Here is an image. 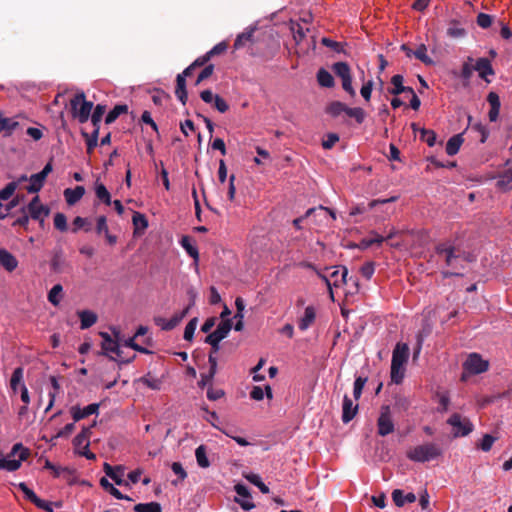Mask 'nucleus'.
<instances>
[{
	"label": "nucleus",
	"instance_id": "nucleus-1",
	"mask_svg": "<svg viewBox=\"0 0 512 512\" xmlns=\"http://www.w3.org/2000/svg\"><path fill=\"white\" fill-rule=\"evenodd\" d=\"M98 335L102 338L101 347L103 350V355L108 357L103 358L99 363L101 364V368H107L115 371V375L112 379H106L102 375L101 382L104 384L106 388L112 387L119 378V369L121 364H128L132 360L135 359L136 355H132L130 358L125 359L122 356L123 351L119 347L118 337L119 331L113 330V336L111 337L106 332H98Z\"/></svg>",
	"mask_w": 512,
	"mask_h": 512
},
{
	"label": "nucleus",
	"instance_id": "nucleus-2",
	"mask_svg": "<svg viewBox=\"0 0 512 512\" xmlns=\"http://www.w3.org/2000/svg\"><path fill=\"white\" fill-rule=\"evenodd\" d=\"M70 106L74 118H77L81 123H85L90 117L91 123L96 127V110L91 113L93 103L86 101L84 93L76 94L70 100ZM81 134L86 141L87 152L92 154L93 150L96 148V128H94L90 133L82 130Z\"/></svg>",
	"mask_w": 512,
	"mask_h": 512
},
{
	"label": "nucleus",
	"instance_id": "nucleus-3",
	"mask_svg": "<svg viewBox=\"0 0 512 512\" xmlns=\"http://www.w3.org/2000/svg\"><path fill=\"white\" fill-rule=\"evenodd\" d=\"M30 455L29 448L24 447L22 443H16L7 457L0 459V469L10 472L16 471L20 468L22 461H26Z\"/></svg>",
	"mask_w": 512,
	"mask_h": 512
},
{
	"label": "nucleus",
	"instance_id": "nucleus-4",
	"mask_svg": "<svg viewBox=\"0 0 512 512\" xmlns=\"http://www.w3.org/2000/svg\"><path fill=\"white\" fill-rule=\"evenodd\" d=\"M442 454L441 448L434 443H426L409 449L406 453L408 459L414 462H428Z\"/></svg>",
	"mask_w": 512,
	"mask_h": 512
},
{
	"label": "nucleus",
	"instance_id": "nucleus-5",
	"mask_svg": "<svg viewBox=\"0 0 512 512\" xmlns=\"http://www.w3.org/2000/svg\"><path fill=\"white\" fill-rule=\"evenodd\" d=\"M325 111L327 114L334 118L340 116L342 113H345L347 116L354 118L358 124H362L366 118V112L363 108H350L340 101L331 102L327 105Z\"/></svg>",
	"mask_w": 512,
	"mask_h": 512
},
{
	"label": "nucleus",
	"instance_id": "nucleus-6",
	"mask_svg": "<svg viewBox=\"0 0 512 512\" xmlns=\"http://www.w3.org/2000/svg\"><path fill=\"white\" fill-rule=\"evenodd\" d=\"M96 426V419L88 427H83L81 432L74 438L73 445L75 452L87 459H96V455L89 450L90 438L93 434L92 429Z\"/></svg>",
	"mask_w": 512,
	"mask_h": 512
},
{
	"label": "nucleus",
	"instance_id": "nucleus-7",
	"mask_svg": "<svg viewBox=\"0 0 512 512\" xmlns=\"http://www.w3.org/2000/svg\"><path fill=\"white\" fill-rule=\"evenodd\" d=\"M232 329V320L224 319L217 326L216 330L208 334L205 338V343L211 345V351L209 354L215 356V354L219 351L220 345L219 343L228 336L230 330Z\"/></svg>",
	"mask_w": 512,
	"mask_h": 512
},
{
	"label": "nucleus",
	"instance_id": "nucleus-8",
	"mask_svg": "<svg viewBox=\"0 0 512 512\" xmlns=\"http://www.w3.org/2000/svg\"><path fill=\"white\" fill-rule=\"evenodd\" d=\"M332 70L342 81V88L352 97L356 92L352 86L351 68L347 62H336L332 65Z\"/></svg>",
	"mask_w": 512,
	"mask_h": 512
},
{
	"label": "nucleus",
	"instance_id": "nucleus-9",
	"mask_svg": "<svg viewBox=\"0 0 512 512\" xmlns=\"http://www.w3.org/2000/svg\"><path fill=\"white\" fill-rule=\"evenodd\" d=\"M447 423L453 427L454 437L467 436L474 429V425L472 424V422L467 417H462L458 413L452 414L448 418Z\"/></svg>",
	"mask_w": 512,
	"mask_h": 512
},
{
	"label": "nucleus",
	"instance_id": "nucleus-10",
	"mask_svg": "<svg viewBox=\"0 0 512 512\" xmlns=\"http://www.w3.org/2000/svg\"><path fill=\"white\" fill-rule=\"evenodd\" d=\"M435 250L438 255L444 257L447 266L456 270L463 268L457 264L458 259L461 258V251L456 247L447 243H440L436 246Z\"/></svg>",
	"mask_w": 512,
	"mask_h": 512
},
{
	"label": "nucleus",
	"instance_id": "nucleus-11",
	"mask_svg": "<svg viewBox=\"0 0 512 512\" xmlns=\"http://www.w3.org/2000/svg\"><path fill=\"white\" fill-rule=\"evenodd\" d=\"M377 428V432L380 436H387L394 431L395 425L389 406H382L380 415L377 419Z\"/></svg>",
	"mask_w": 512,
	"mask_h": 512
},
{
	"label": "nucleus",
	"instance_id": "nucleus-12",
	"mask_svg": "<svg viewBox=\"0 0 512 512\" xmlns=\"http://www.w3.org/2000/svg\"><path fill=\"white\" fill-rule=\"evenodd\" d=\"M464 370L470 374H480L488 370V361L482 359L477 353H472L468 356L463 364Z\"/></svg>",
	"mask_w": 512,
	"mask_h": 512
},
{
	"label": "nucleus",
	"instance_id": "nucleus-13",
	"mask_svg": "<svg viewBox=\"0 0 512 512\" xmlns=\"http://www.w3.org/2000/svg\"><path fill=\"white\" fill-rule=\"evenodd\" d=\"M189 307L184 308L181 312L174 314L169 320L163 317H155L154 322L162 330L170 331L174 329L186 317Z\"/></svg>",
	"mask_w": 512,
	"mask_h": 512
},
{
	"label": "nucleus",
	"instance_id": "nucleus-14",
	"mask_svg": "<svg viewBox=\"0 0 512 512\" xmlns=\"http://www.w3.org/2000/svg\"><path fill=\"white\" fill-rule=\"evenodd\" d=\"M26 211H28L32 219L39 220L40 222H43L44 217L49 214V208L41 204L38 195L32 198L26 207Z\"/></svg>",
	"mask_w": 512,
	"mask_h": 512
},
{
	"label": "nucleus",
	"instance_id": "nucleus-15",
	"mask_svg": "<svg viewBox=\"0 0 512 512\" xmlns=\"http://www.w3.org/2000/svg\"><path fill=\"white\" fill-rule=\"evenodd\" d=\"M409 358V347L406 343H397L393 353L391 364L404 366Z\"/></svg>",
	"mask_w": 512,
	"mask_h": 512
},
{
	"label": "nucleus",
	"instance_id": "nucleus-16",
	"mask_svg": "<svg viewBox=\"0 0 512 512\" xmlns=\"http://www.w3.org/2000/svg\"><path fill=\"white\" fill-rule=\"evenodd\" d=\"M332 267H326L325 270H329ZM334 271L330 274L329 278L332 279V286L340 287L347 283L348 269L345 266H335Z\"/></svg>",
	"mask_w": 512,
	"mask_h": 512
},
{
	"label": "nucleus",
	"instance_id": "nucleus-17",
	"mask_svg": "<svg viewBox=\"0 0 512 512\" xmlns=\"http://www.w3.org/2000/svg\"><path fill=\"white\" fill-rule=\"evenodd\" d=\"M0 266L7 272H13L18 267V260L8 250L0 248Z\"/></svg>",
	"mask_w": 512,
	"mask_h": 512
},
{
	"label": "nucleus",
	"instance_id": "nucleus-18",
	"mask_svg": "<svg viewBox=\"0 0 512 512\" xmlns=\"http://www.w3.org/2000/svg\"><path fill=\"white\" fill-rule=\"evenodd\" d=\"M358 411V405H354L353 401L345 395L342 404V421L343 423H349L356 415Z\"/></svg>",
	"mask_w": 512,
	"mask_h": 512
},
{
	"label": "nucleus",
	"instance_id": "nucleus-19",
	"mask_svg": "<svg viewBox=\"0 0 512 512\" xmlns=\"http://www.w3.org/2000/svg\"><path fill=\"white\" fill-rule=\"evenodd\" d=\"M474 70L479 73L480 78L487 82H490V80L487 79V76L494 75L491 61L488 58H479L474 65Z\"/></svg>",
	"mask_w": 512,
	"mask_h": 512
},
{
	"label": "nucleus",
	"instance_id": "nucleus-20",
	"mask_svg": "<svg viewBox=\"0 0 512 512\" xmlns=\"http://www.w3.org/2000/svg\"><path fill=\"white\" fill-rule=\"evenodd\" d=\"M103 469L105 474L110 477L117 485H122L124 483V467L121 465L111 466L107 462L103 464Z\"/></svg>",
	"mask_w": 512,
	"mask_h": 512
},
{
	"label": "nucleus",
	"instance_id": "nucleus-21",
	"mask_svg": "<svg viewBox=\"0 0 512 512\" xmlns=\"http://www.w3.org/2000/svg\"><path fill=\"white\" fill-rule=\"evenodd\" d=\"M70 412L73 420L78 422L96 413V403H91L84 408H80L79 406H72Z\"/></svg>",
	"mask_w": 512,
	"mask_h": 512
},
{
	"label": "nucleus",
	"instance_id": "nucleus-22",
	"mask_svg": "<svg viewBox=\"0 0 512 512\" xmlns=\"http://www.w3.org/2000/svg\"><path fill=\"white\" fill-rule=\"evenodd\" d=\"M85 194L83 186H76L75 188H66L63 192L65 201L68 205H75Z\"/></svg>",
	"mask_w": 512,
	"mask_h": 512
},
{
	"label": "nucleus",
	"instance_id": "nucleus-23",
	"mask_svg": "<svg viewBox=\"0 0 512 512\" xmlns=\"http://www.w3.org/2000/svg\"><path fill=\"white\" fill-rule=\"evenodd\" d=\"M392 499L397 507H403L405 503H414L417 498L412 492L404 495L401 489H395L392 492Z\"/></svg>",
	"mask_w": 512,
	"mask_h": 512
},
{
	"label": "nucleus",
	"instance_id": "nucleus-24",
	"mask_svg": "<svg viewBox=\"0 0 512 512\" xmlns=\"http://www.w3.org/2000/svg\"><path fill=\"white\" fill-rule=\"evenodd\" d=\"M316 312L313 306H307L304 315L298 321V327L301 331L307 330L315 321Z\"/></svg>",
	"mask_w": 512,
	"mask_h": 512
},
{
	"label": "nucleus",
	"instance_id": "nucleus-25",
	"mask_svg": "<svg viewBox=\"0 0 512 512\" xmlns=\"http://www.w3.org/2000/svg\"><path fill=\"white\" fill-rule=\"evenodd\" d=\"M19 127V123L13 118L4 117L0 113V133L4 137L12 135V133Z\"/></svg>",
	"mask_w": 512,
	"mask_h": 512
},
{
	"label": "nucleus",
	"instance_id": "nucleus-26",
	"mask_svg": "<svg viewBox=\"0 0 512 512\" xmlns=\"http://www.w3.org/2000/svg\"><path fill=\"white\" fill-rule=\"evenodd\" d=\"M208 362L210 364V368L207 374L201 375V380L199 381V386L204 387L206 384L212 382L216 372H217V358L212 354H209Z\"/></svg>",
	"mask_w": 512,
	"mask_h": 512
},
{
	"label": "nucleus",
	"instance_id": "nucleus-27",
	"mask_svg": "<svg viewBox=\"0 0 512 512\" xmlns=\"http://www.w3.org/2000/svg\"><path fill=\"white\" fill-rule=\"evenodd\" d=\"M180 244L187 254L192 257L195 263L199 260V252L196 246L192 244V238L190 236H183L180 240Z\"/></svg>",
	"mask_w": 512,
	"mask_h": 512
},
{
	"label": "nucleus",
	"instance_id": "nucleus-28",
	"mask_svg": "<svg viewBox=\"0 0 512 512\" xmlns=\"http://www.w3.org/2000/svg\"><path fill=\"white\" fill-rule=\"evenodd\" d=\"M317 81L321 87L332 88L335 85L332 74L324 68H320L317 72Z\"/></svg>",
	"mask_w": 512,
	"mask_h": 512
},
{
	"label": "nucleus",
	"instance_id": "nucleus-29",
	"mask_svg": "<svg viewBox=\"0 0 512 512\" xmlns=\"http://www.w3.org/2000/svg\"><path fill=\"white\" fill-rule=\"evenodd\" d=\"M463 141L464 140L461 134H456L452 136L446 143V153L449 156L457 154Z\"/></svg>",
	"mask_w": 512,
	"mask_h": 512
},
{
	"label": "nucleus",
	"instance_id": "nucleus-30",
	"mask_svg": "<svg viewBox=\"0 0 512 512\" xmlns=\"http://www.w3.org/2000/svg\"><path fill=\"white\" fill-rule=\"evenodd\" d=\"M46 178L42 176L40 173H36L30 176L29 181L30 185L27 186L28 193H37L41 190L44 185Z\"/></svg>",
	"mask_w": 512,
	"mask_h": 512
},
{
	"label": "nucleus",
	"instance_id": "nucleus-31",
	"mask_svg": "<svg viewBox=\"0 0 512 512\" xmlns=\"http://www.w3.org/2000/svg\"><path fill=\"white\" fill-rule=\"evenodd\" d=\"M81 320V329H87L96 323V314L91 311L82 310L77 312Z\"/></svg>",
	"mask_w": 512,
	"mask_h": 512
},
{
	"label": "nucleus",
	"instance_id": "nucleus-32",
	"mask_svg": "<svg viewBox=\"0 0 512 512\" xmlns=\"http://www.w3.org/2000/svg\"><path fill=\"white\" fill-rule=\"evenodd\" d=\"M132 222L135 228V233H141L148 227V220L146 216L140 212L133 213Z\"/></svg>",
	"mask_w": 512,
	"mask_h": 512
},
{
	"label": "nucleus",
	"instance_id": "nucleus-33",
	"mask_svg": "<svg viewBox=\"0 0 512 512\" xmlns=\"http://www.w3.org/2000/svg\"><path fill=\"white\" fill-rule=\"evenodd\" d=\"M66 262L61 251H56L51 259L50 267L52 271L61 273L64 271Z\"/></svg>",
	"mask_w": 512,
	"mask_h": 512
},
{
	"label": "nucleus",
	"instance_id": "nucleus-34",
	"mask_svg": "<svg viewBox=\"0 0 512 512\" xmlns=\"http://www.w3.org/2000/svg\"><path fill=\"white\" fill-rule=\"evenodd\" d=\"M404 78L400 74H396L392 76L391 78V84L393 85L392 88L388 89V93L392 95H399L401 93H404L405 86L403 85Z\"/></svg>",
	"mask_w": 512,
	"mask_h": 512
},
{
	"label": "nucleus",
	"instance_id": "nucleus-35",
	"mask_svg": "<svg viewBox=\"0 0 512 512\" xmlns=\"http://www.w3.org/2000/svg\"><path fill=\"white\" fill-rule=\"evenodd\" d=\"M99 484L111 495H113L117 499H125L131 500L130 497L123 495L117 488H115L106 477H102L99 481Z\"/></svg>",
	"mask_w": 512,
	"mask_h": 512
},
{
	"label": "nucleus",
	"instance_id": "nucleus-36",
	"mask_svg": "<svg viewBox=\"0 0 512 512\" xmlns=\"http://www.w3.org/2000/svg\"><path fill=\"white\" fill-rule=\"evenodd\" d=\"M466 34V30L460 26L459 21L451 20L447 29V35L451 38H462Z\"/></svg>",
	"mask_w": 512,
	"mask_h": 512
},
{
	"label": "nucleus",
	"instance_id": "nucleus-37",
	"mask_svg": "<svg viewBox=\"0 0 512 512\" xmlns=\"http://www.w3.org/2000/svg\"><path fill=\"white\" fill-rule=\"evenodd\" d=\"M253 34H254L253 28L239 34L233 44L234 49H236V50L241 49L242 47H244L246 45V43L252 42Z\"/></svg>",
	"mask_w": 512,
	"mask_h": 512
},
{
	"label": "nucleus",
	"instance_id": "nucleus-38",
	"mask_svg": "<svg viewBox=\"0 0 512 512\" xmlns=\"http://www.w3.org/2000/svg\"><path fill=\"white\" fill-rule=\"evenodd\" d=\"M195 457L199 467L208 468L210 466V462L207 457V450L204 445H200L196 448Z\"/></svg>",
	"mask_w": 512,
	"mask_h": 512
},
{
	"label": "nucleus",
	"instance_id": "nucleus-39",
	"mask_svg": "<svg viewBox=\"0 0 512 512\" xmlns=\"http://www.w3.org/2000/svg\"><path fill=\"white\" fill-rule=\"evenodd\" d=\"M128 112V106L125 104L116 105L106 116L105 123H113L121 114Z\"/></svg>",
	"mask_w": 512,
	"mask_h": 512
},
{
	"label": "nucleus",
	"instance_id": "nucleus-40",
	"mask_svg": "<svg viewBox=\"0 0 512 512\" xmlns=\"http://www.w3.org/2000/svg\"><path fill=\"white\" fill-rule=\"evenodd\" d=\"M135 512H162L161 505L158 502L139 503L134 506Z\"/></svg>",
	"mask_w": 512,
	"mask_h": 512
},
{
	"label": "nucleus",
	"instance_id": "nucleus-41",
	"mask_svg": "<svg viewBox=\"0 0 512 512\" xmlns=\"http://www.w3.org/2000/svg\"><path fill=\"white\" fill-rule=\"evenodd\" d=\"M385 241V237L373 234L371 237L363 238L359 243V248L367 249L372 245H381Z\"/></svg>",
	"mask_w": 512,
	"mask_h": 512
},
{
	"label": "nucleus",
	"instance_id": "nucleus-42",
	"mask_svg": "<svg viewBox=\"0 0 512 512\" xmlns=\"http://www.w3.org/2000/svg\"><path fill=\"white\" fill-rule=\"evenodd\" d=\"M23 374L24 369L22 367H17L16 369H14L10 379V387L13 390V392H16L18 390L19 385L22 383Z\"/></svg>",
	"mask_w": 512,
	"mask_h": 512
},
{
	"label": "nucleus",
	"instance_id": "nucleus-43",
	"mask_svg": "<svg viewBox=\"0 0 512 512\" xmlns=\"http://www.w3.org/2000/svg\"><path fill=\"white\" fill-rule=\"evenodd\" d=\"M413 56L426 65L433 64V60L427 55V48L424 44L418 46L413 52Z\"/></svg>",
	"mask_w": 512,
	"mask_h": 512
},
{
	"label": "nucleus",
	"instance_id": "nucleus-44",
	"mask_svg": "<svg viewBox=\"0 0 512 512\" xmlns=\"http://www.w3.org/2000/svg\"><path fill=\"white\" fill-rule=\"evenodd\" d=\"M139 381L152 390H160L161 389L162 381L158 378L152 377L150 375V373L141 377L139 379Z\"/></svg>",
	"mask_w": 512,
	"mask_h": 512
},
{
	"label": "nucleus",
	"instance_id": "nucleus-45",
	"mask_svg": "<svg viewBox=\"0 0 512 512\" xmlns=\"http://www.w3.org/2000/svg\"><path fill=\"white\" fill-rule=\"evenodd\" d=\"M321 43L324 46L332 49L336 53H346L345 49H344V47L346 45L345 43L337 42V41H334V40H332L330 38H327V37H323L321 39Z\"/></svg>",
	"mask_w": 512,
	"mask_h": 512
},
{
	"label": "nucleus",
	"instance_id": "nucleus-46",
	"mask_svg": "<svg viewBox=\"0 0 512 512\" xmlns=\"http://www.w3.org/2000/svg\"><path fill=\"white\" fill-rule=\"evenodd\" d=\"M420 139L426 142L429 147H433L436 143V133L433 130L421 128L419 129Z\"/></svg>",
	"mask_w": 512,
	"mask_h": 512
},
{
	"label": "nucleus",
	"instance_id": "nucleus-47",
	"mask_svg": "<svg viewBox=\"0 0 512 512\" xmlns=\"http://www.w3.org/2000/svg\"><path fill=\"white\" fill-rule=\"evenodd\" d=\"M404 366L391 364V380L395 384H400L404 378Z\"/></svg>",
	"mask_w": 512,
	"mask_h": 512
},
{
	"label": "nucleus",
	"instance_id": "nucleus-48",
	"mask_svg": "<svg viewBox=\"0 0 512 512\" xmlns=\"http://www.w3.org/2000/svg\"><path fill=\"white\" fill-rule=\"evenodd\" d=\"M245 477L250 483L257 486L262 493H264V494L269 493L268 486L263 483V481L261 480V477L258 474L250 473V474L246 475Z\"/></svg>",
	"mask_w": 512,
	"mask_h": 512
},
{
	"label": "nucleus",
	"instance_id": "nucleus-49",
	"mask_svg": "<svg viewBox=\"0 0 512 512\" xmlns=\"http://www.w3.org/2000/svg\"><path fill=\"white\" fill-rule=\"evenodd\" d=\"M368 378L359 376L354 381V387H353V396L356 400H358L361 397L363 388L365 384L367 383Z\"/></svg>",
	"mask_w": 512,
	"mask_h": 512
},
{
	"label": "nucleus",
	"instance_id": "nucleus-50",
	"mask_svg": "<svg viewBox=\"0 0 512 512\" xmlns=\"http://www.w3.org/2000/svg\"><path fill=\"white\" fill-rule=\"evenodd\" d=\"M62 286L60 284H56L52 287V289L48 293V300L54 306H57L60 302V295L62 293Z\"/></svg>",
	"mask_w": 512,
	"mask_h": 512
},
{
	"label": "nucleus",
	"instance_id": "nucleus-51",
	"mask_svg": "<svg viewBox=\"0 0 512 512\" xmlns=\"http://www.w3.org/2000/svg\"><path fill=\"white\" fill-rule=\"evenodd\" d=\"M84 229L86 231L91 229V223L88 222L86 218H82L80 216H77L73 220V228L72 232L76 233L79 230Z\"/></svg>",
	"mask_w": 512,
	"mask_h": 512
},
{
	"label": "nucleus",
	"instance_id": "nucleus-52",
	"mask_svg": "<svg viewBox=\"0 0 512 512\" xmlns=\"http://www.w3.org/2000/svg\"><path fill=\"white\" fill-rule=\"evenodd\" d=\"M197 324H198V318H196V317L192 318L187 323L185 330H184V335H183L185 340L191 341L193 339Z\"/></svg>",
	"mask_w": 512,
	"mask_h": 512
},
{
	"label": "nucleus",
	"instance_id": "nucleus-53",
	"mask_svg": "<svg viewBox=\"0 0 512 512\" xmlns=\"http://www.w3.org/2000/svg\"><path fill=\"white\" fill-rule=\"evenodd\" d=\"M18 487L24 493L27 500L31 501L33 504L40 502V498L24 482L19 483Z\"/></svg>",
	"mask_w": 512,
	"mask_h": 512
},
{
	"label": "nucleus",
	"instance_id": "nucleus-54",
	"mask_svg": "<svg viewBox=\"0 0 512 512\" xmlns=\"http://www.w3.org/2000/svg\"><path fill=\"white\" fill-rule=\"evenodd\" d=\"M512 182V166L506 169L500 176L497 181V185L501 188H506Z\"/></svg>",
	"mask_w": 512,
	"mask_h": 512
},
{
	"label": "nucleus",
	"instance_id": "nucleus-55",
	"mask_svg": "<svg viewBox=\"0 0 512 512\" xmlns=\"http://www.w3.org/2000/svg\"><path fill=\"white\" fill-rule=\"evenodd\" d=\"M291 31L293 34V39L295 43L298 45L305 38V31L303 27L298 23H293L291 25Z\"/></svg>",
	"mask_w": 512,
	"mask_h": 512
},
{
	"label": "nucleus",
	"instance_id": "nucleus-56",
	"mask_svg": "<svg viewBox=\"0 0 512 512\" xmlns=\"http://www.w3.org/2000/svg\"><path fill=\"white\" fill-rule=\"evenodd\" d=\"M54 227L61 232H65L68 229L67 218L63 213L55 214Z\"/></svg>",
	"mask_w": 512,
	"mask_h": 512
},
{
	"label": "nucleus",
	"instance_id": "nucleus-57",
	"mask_svg": "<svg viewBox=\"0 0 512 512\" xmlns=\"http://www.w3.org/2000/svg\"><path fill=\"white\" fill-rule=\"evenodd\" d=\"M17 189V182L13 181L8 183L2 190H0V200H8Z\"/></svg>",
	"mask_w": 512,
	"mask_h": 512
},
{
	"label": "nucleus",
	"instance_id": "nucleus-58",
	"mask_svg": "<svg viewBox=\"0 0 512 512\" xmlns=\"http://www.w3.org/2000/svg\"><path fill=\"white\" fill-rule=\"evenodd\" d=\"M476 22L483 29L489 28L493 23V17L486 13H479Z\"/></svg>",
	"mask_w": 512,
	"mask_h": 512
},
{
	"label": "nucleus",
	"instance_id": "nucleus-59",
	"mask_svg": "<svg viewBox=\"0 0 512 512\" xmlns=\"http://www.w3.org/2000/svg\"><path fill=\"white\" fill-rule=\"evenodd\" d=\"M496 438L490 434H485L482 438L481 443L479 444V448L484 451L488 452L491 450L493 443L495 442Z\"/></svg>",
	"mask_w": 512,
	"mask_h": 512
},
{
	"label": "nucleus",
	"instance_id": "nucleus-60",
	"mask_svg": "<svg viewBox=\"0 0 512 512\" xmlns=\"http://www.w3.org/2000/svg\"><path fill=\"white\" fill-rule=\"evenodd\" d=\"M361 275L370 280L375 272V264L374 262H366L360 269Z\"/></svg>",
	"mask_w": 512,
	"mask_h": 512
},
{
	"label": "nucleus",
	"instance_id": "nucleus-61",
	"mask_svg": "<svg viewBox=\"0 0 512 512\" xmlns=\"http://www.w3.org/2000/svg\"><path fill=\"white\" fill-rule=\"evenodd\" d=\"M213 104L215 109H217L220 113H225L229 110L228 103L220 95H215Z\"/></svg>",
	"mask_w": 512,
	"mask_h": 512
},
{
	"label": "nucleus",
	"instance_id": "nucleus-62",
	"mask_svg": "<svg viewBox=\"0 0 512 512\" xmlns=\"http://www.w3.org/2000/svg\"><path fill=\"white\" fill-rule=\"evenodd\" d=\"M98 201L111 204L110 193L103 184H98Z\"/></svg>",
	"mask_w": 512,
	"mask_h": 512
},
{
	"label": "nucleus",
	"instance_id": "nucleus-63",
	"mask_svg": "<svg viewBox=\"0 0 512 512\" xmlns=\"http://www.w3.org/2000/svg\"><path fill=\"white\" fill-rule=\"evenodd\" d=\"M213 71H214L213 64H209V65L205 66L204 69L199 73V75L197 77L196 85L200 84L202 81L209 78L213 74Z\"/></svg>",
	"mask_w": 512,
	"mask_h": 512
},
{
	"label": "nucleus",
	"instance_id": "nucleus-64",
	"mask_svg": "<svg viewBox=\"0 0 512 512\" xmlns=\"http://www.w3.org/2000/svg\"><path fill=\"white\" fill-rule=\"evenodd\" d=\"M339 141V136L336 133H329L327 138L323 140L322 146L324 149H331Z\"/></svg>",
	"mask_w": 512,
	"mask_h": 512
}]
</instances>
